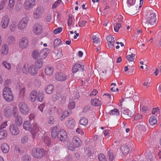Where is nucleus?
<instances>
[{
    "mask_svg": "<svg viewBox=\"0 0 161 161\" xmlns=\"http://www.w3.org/2000/svg\"><path fill=\"white\" fill-rule=\"evenodd\" d=\"M108 114L110 115H118L119 114V110L116 108H114L111 110L110 112L108 113Z\"/></svg>",
    "mask_w": 161,
    "mask_h": 161,
    "instance_id": "nucleus-44",
    "label": "nucleus"
},
{
    "mask_svg": "<svg viewBox=\"0 0 161 161\" xmlns=\"http://www.w3.org/2000/svg\"><path fill=\"white\" fill-rule=\"evenodd\" d=\"M3 66L7 69H11V64L9 63H7L6 61H3Z\"/></svg>",
    "mask_w": 161,
    "mask_h": 161,
    "instance_id": "nucleus-50",
    "label": "nucleus"
},
{
    "mask_svg": "<svg viewBox=\"0 0 161 161\" xmlns=\"http://www.w3.org/2000/svg\"><path fill=\"white\" fill-rule=\"evenodd\" d=\"M54 88V86L53 84L47 85L45 87V92L47 94H51L52 93Z\"/></svg>",
    "mask_w": 161,
    "mask_h": 161,
    "instance_id": "nucleus-23",
    "label": "nucleus"
},
{
    "mask_svg": "<svg viewBox=\"0 0 161 161\" xmlns=\"http://www.w3.org/2000/svg\"><path fill=\"white\" fill-rule=\"evenodd\" d=\"M54 122L53 117L50 116L49 119L48 123L50 124H53Z\"/></svg>",
    "mask_w": 161,
    "mask_h": 161,
    "instance_id": "nucleus-57",
    "label": "nucleus"
},
{
    "mask_svg": "<svg viewBox=\"0 0 161 161\" xmlns=\"http://www.w3.org/2000/svg\"><path fill=\"white\" fill-rule=\"evenodd\" d=\"M13 114L14 117L15 118H17L20 116L19 115L18 110L16 107H15L13 108Z\"/></svg>",
    "mask_w": 161,
    "mask_h": 161,
    "instance_id": "nucleus-37",
    "label": "nucleus"
},
{
    "mask_svg": "<svg viewBox=\"0 0 161 161\" xmlns=\"http://www.w3.org/2000/svg\"><path fill=\"white\" fill-rule=\"evenodd\" d=\"M28 19L27 17H25L21 19L18 25V27L19 29L22 30L25 28L28 22Z\"/></svg>",
    "mask_w": 161,
    "mask_h": 161,
    "instance_id": "nucleus-5",
    "label": "nucleus"
},
{
    "mask_svg": "<svg viewBox=\"0 0 161 161\" xmlns=\"http://www.w3.org/2000/svg\"><path fill=\"white\" fill-rule=\"evenodd\" d=\"M44 98V95L42 92H39L37 96V100L40 102H42L43 101Z\"/></svg>",
    "mask_w": 161,
    "mask_h": 161,
    "instance_id": "nucleus-33",
    "label": "nucleus"
},
{
    "mask_svg": "<svg viewBox=\"0 0 161 161\" xmlns=\"http://www.w3.org/2000/svg\"><path fill=\"white\" fill-rule=\"evenodd\" d=\"M21 159L23 161H31V157L30 155L25 154L22 156Z\"/></svg>",
    "mask_w": 161,
    "mask_h": 161,
    "instance_id": "nucleus-38",
    "label": "nucleus"
},
{
    "mask_svg": "<svg viewBox=\"0 0 161 161\" xmlns=\"http://www.w3.org/2000/svg\"><path fill=\"white\" fill-rule=\"evenodd\" d=\"M28 140V138L27 136H25L21 138V142L24 144L26 143Z\"/></svg>",
    "mask_w": 161,
    "mask_h": 161,
    "instance_id": "nucleus-53",
    "label": "nucleus"
},
{
    "mask_svg": "<svg viewBox=\"0 0 161 161\" xmlns=\"http://www.w3.org/2000/svg\"><path fill=\"white\" fill-rule=\"evenodd\" d=\"M72 17L70 16V15L69 16V19L68 20V25L69 26L71 25L72 22Z\"/></svg>",
    "mask_w": 161,
    "mask_h": 161,
    "instance_id": "nucleus-59",
    "label": "nucleus"
},
{
    "mask_svg": "<svg viewBox=\"0 0 161 161\" xmlns=\"http://www.w3.org/2000/svg\"><path fill=\"white\" fill-rule=\"evenodd\" d=\"M7 2V0H2L0 3V10H2L4 8Z\"/></svg>",
    "mask_w": 161,
    "mask_h": 161,
    "instance_id": "nucleus-45",
    "label": "nucleus"
},
{
    "mask_svg": "<svg viewBox=\"0 0 161 161\" xmlns=\"http://www.w3.org/2000/svg\"><path fill=\"white\" fill-rule=\"evenodd\" d=\"M19 110L21 113L24 115L28 114L30 109L27 104L24 102H20L19 104Z\"/></svg>",
    "mask_w": 161,
    "mask_h": 161,
    "instance_id": "nucleus-4",
    "label": "nucleus"
},
{
    "mask_svg": "<svg viewBox=\"0 0 161 161\" xmlns=\"http://www.w3.org/2000/svg\"><path fill=\"white\" fill-rule=\"evenodd\" d=\"M31 122L30 121H25L23 125L24 129L26 130H32V125Z\"/></svg>",
    "mask_w": 161,
    "mask_h": 161,
    "instance_id": "nucleus-21",
    "label": "nucleus"
},
{
    "mask_svg": "<svg viewBox=\"0 0 161 161\" xmlns=\"http://www.w3.org/2000/svg\"><path fill=\"white\" fill-rule=\"evenodd\" d=\"M9 130L10 133L12 135H16L19 132V128L17 125L14 124L10 125Z\"/></svg>",
    "mask_w": 161,
    "mask_h": 161,
    "instance_id": "nucleus-7",
    "label": "nucleus"
},
{
    "mask_svg": "<svg viewBox=\"0 0 161 161\" xmlns=\"http://www.w3.org/2000/svg\"><path fill=\"white\" fill-rule=\"evenodd\" d=\"M91 104L93 106H101L102 103L98 99L95 98L91 100Z\"/></svg>",
    "mask_w": 161,
    "mask_h": 161,
    "instance_id": "nucleus-26",
    "label": "nucleus"
},
{
    "mask_svg": "<svg viewBox=\"0 0 161 161\" xmlns=\"http://www.w3.org/2000/svg\"><path fill=\"white\" fill-rule=\"evenodd\" d=\"M38 70L33 65H31L28 68V71L31 75H35L38 73Z\"/></svg>",
    "mask_w": 161,
    "mask_h": 161,
    "instance_id": "nucleus-20",
    "label": "nucleus"
},
{
    "mask_svg": "<svg viewBox=\"0 0 161 161\" xmlns=\"http://www.w3.org/2000/svg\"><path fill=\"white\" fill-rule=\"evenodd\" d=\"M42 25L40 24H36L33 27V31L36 34H39L42 33Z\"/></svg>",
    "mask_w": 161,
    "mask_h": 161,
    "instance_id": "nucleus-17",
    "label": "nucleus"
},
{
    "mask_svg": "<svg viewBox=\"0 0 161 161\" xmlns=\"http://www.w3.org/2000/svg\"><path fill=\"white\" fill-rule=\"evenodd\" d=\"M86 23L87 21H82L80 23H78L79 26L80 27L84 26Z\"/></svg>",
    "mask_w": 161,
    "mask_h": 161,
    "instance_id": "nucleus-62",
    "label": "nucleus"
},
{
    "mask_svg": "<svg viewBox=\"0 0 161 161\" xmlns=\"http://www.w3.org/2000/svg\"><path fill=\"white\" fill-rule=\"evenodd\" d=\"M25 88H22L20 91V95L22 97L24 96H25Z\"/></svg>",
    "mask_w": 161,
    "mask_h": 161,
    "instance_id": "nucleus-60",
    "label": "nucleus"
},
{
    "mask_svg": "<svg viewBox=\"0 0 161 161\" xmlns=\"http://www.w3.org/2000/svg\"><path fill=\"white\" fill-rule=\"evenodd\" d=\"M37 92L36 90H34L31 93L30 95V97L31 101L33 102H35L37 98Z\"/></svg>",
    "mask_w": 161,
    "mask_h": 161,
    "instance_id": "nucleus-22",
    "label": "nucleus"
},
{
    "mask_svg": "<svg viewBox=\"0 0 161 161\" xmlns=\"http://www.w3.org/2000/svg\"><path fill=\"white\" fill-rule=\"evenodd\" d=\"M53 68L47 66L45 69V72L47 75L50 76L53 73Z\"/></svg>",
    "mask_w": 161,
    "mask_h": 161,
    "instance_id": "nucleus-30",
    "label": "nucleus"
},
{
    "mask_svg": "<svg viewBox=\"0 0 161 161\" xmlns=\"http://www.w3.org/2000/svg\"><path fill=\"white\" fill-rule=\"evenodd\" d=\"M150 124L152 125H155L157 122L156 117L154 116H152L149 120Z\"/></svg>",
    "mask_w": 161,
    "mask_h": 161,
    "instance_id": "nucleus-35",
    "label": "nucleus"
},
{
    "mask_svg": "<svg viewBox=\"0 0 161 161\" xmlns=\"http://www.w3.org/2000/svg\"><path fill=\"white\" fill-rule=\"evenodd\" d=\"M121 112V116L125 119H130L133 115L131 112L128 109H122Z\"/></svg>",
    "mask_w": 161,
    "mask_h": 161,
    "instance_id": "nucleus-6",
    "label": "nucleus"
},
{
    "mask_svg": "<svg viewBox=\"0 0 161 161\" xmlns=\"http://www.w3.org/2000/svg\"><path fill=\"white\" fill-rule=\"evenodd\" d=\"M75 107V104L74 102H70L68 105V108L69 109H73Z\"/></svg>",
    "mask_w": 161,
    "mask_h": 161,
    "instance_id": "nucleus-56",
    "label": "nucleus"
},
{
    "mask_svg": "<svg viewBox=\"0 0 161 161\" xmlns=\"http://www.w3.org/2000/svg\"><path fill=\"white\" fill-rule=\"evenodd\" d=\"M1 149L3 153H7L9 151V148L7 144L3 143L1 145Z\"/></svg>",
    "mask_w": 161,
    "mask_h": 161,
    "instance_id": "nucleus-25",
    "label": "nucleus"
},
{
    "mask_svg": "<svg viewBox=\"0 0 161 161\" xmlns=\"http://www.w3.org/2000/svg\"><path fill=\"white\" fill-rule=\"evenodd\" d=\"M43 8L41 6L38 7L34 11V17L35 19L39 18L43 12Z\"/></svg>",
    "mask_w": 161,
    "mask_h": 161,
    "instance_id": "nucleus-14",
    "label": "nucleus"
},
{
    "mask_svg": "<svg viewBox=\"0 0 161 161\" xmlns=\"http://www.w3.org/2000/svg\"><path fill=\"white\" fill-rule=\"evenodd\" d=\"M88 120L87 118L85 117H83L80 120V124L82 125L86 126L87 124Z\"/></svg>",
    "mask_w": 161,
    "mask_h": 161,
    "instance_id": "nucleus-34",
    "label": "nucleus"
},
{
    "mask_svg": "<svg viewBox=\"0 0 161 161\" xmlns=\"http://www.w3.org/2000/svg\"><path fill=\"white\" fill-rule=\"evenodd\" d=\"M4 115L8 118H9L12 115L11 110L8 108H6L3 111Z\"/></svg>",
    "mask_w": 161,
    "mask_h": 161,
    "instance_id": "nucleus-27",
    "label": "nucleus"
},
{
    "mask_svg": "<svg viewBox=\"0 0 161 161\" xmlns=\"http://www.w3.org/2000/svg\"><path fill=\"white\" fill-rule=\"evenodd\" d=\"M142 118V115L139 114H138L135 116L134 119L135 120H137L140 119Z\"/></svg>",
    "mask_w": 161,
    "mask_h": 161,
    "instance_id": "nucleus-55",
    "label": "nucleus"
},
{
    "mask_svg": "<svg viewBox=\"0 0 161 161\" xmlns=\"http://www.w3.org/2000/svg\"><path fill=\"white\" fill-rule=\"evenodd\" d=\"M42 53L44 54V58L47 56V53H44V50L42 51L39 54V52L37 50H35L32 53V57L33 58L36 59L38 58L39 56H41L42 55Z\"/></svg>",
    "mask_w": 161,
    "mask_h": 161,
    "instance_id": "nucleus-15",
    "label": "nucleus"
},
{
    "mask_svg": "<svg viewBox=\"0 0 161 161\" xmlns=\"http://www.w3.org/2000/svg\"><path fill=\"white\" fill-rule=\"evenodd\" d=\"M120 149L123 154L125 155L128 154L130 150L129 147L126 144L120 147Z\"/></svg>",
    "mask_w": 161,
    "mask_h": 161,
    "instance_id": "nucleus-19",
    "label": "nucleus"
},
{
    "mask_svg": "<svg viewBox=\"0 0 161 161\" xmlns=\"http://www.w3.org/2000/svg\"><path fill=\"white\" fill-rule=\"evenodd\" d=\"M43 65V62L41 60H38L34 65L38 70L42 68Z\"/></svg>",
    "mask_w": 161,
    "mask_h": 161,
    "instance_id": "nucleus-28",
    "label": "nucleus"
},
{
    "mask_svg": "<svg viewBox=\"0 0 161 161\" xmlns=\"http://www.w3.org/2000/svg\"><path fill=\"white\" fill-rule=\"evenodd\" d=\"M108 156L109 157V159L110 161H113L114 159V155L112 152L111 150H109L108 153Z\"/></svg>",
    "mask_w": 161,
    "mask_h": 161,
    "instance_id": "nucleus-46",
    "label": "nucleus"
},
{
    "mask_svg": "<svg viewBox=\"0 0 161 161\" xmlns=\"http://www.w3.org/2000/svg\"><path fill=\"white\" fill-rule=\"evenodd\" d=\"M73 146L75 147H79L81 144V141L77 136H74L72 140Z\"/></svg>",
    "mask_w": 161,
    "mask_h": 161,
    "instance_id": "nucleus-18",
    "label": "nucleus"
},
{
    "mask_svg": "<svg viewBox=\"0 0 161 161\" xmlns=\"http://www.w3.org/2000/svg\"><path fill=\"white\" fill-rule=\"evenodd\" d=\"M115 0H108L107 2H106V3L108 6H110V7H113L114 4L115 5V7H116L117 4H115Z\"/></svg>",
    "mask_w": 161,
    "mask_h": 161,
    "instance_id": "nucleus-41",
    "label": "nucleus"
},
{
    "mask_svg": "<svg viewBox=\"0 0 161 161\" xmlns=\"http://www.w3.org/2000/svg\"><path fill=\"white\" fill-rule=\"evenodd\" d=\"M44 154V150L42 148H34L32 150V156L36 158H41L43 156Z\"/></svg>",
    "mask_w": 161,
    "mask_h": 161,
    "instance_id": "nucleus-3",
    "label": "nucleus"
},
{
    "mask_svg": "<svg viewBox=\"0 0 161 161\" xmlns=\"http://www.w3.org/2000/svg\"><path fill=\"white\" fill-rule=\"evenodd\" d=\"M106 38L108 41H111V42H112L113 40H114V37L111 36H107L106 37Z\"/></svg>",
    "mask_w": 161,
    "mask_h": 161,
    "instance_id": "nucleus-63",
    "label": "nucleus"
},
{
    "mask_svg": "<svg viewBox=\"0 0 161 161\" xmlns=\"http://www.w3.org/2000/svg\"><path fill=\"white\" fill-rule=\"evenodd\" d=\"M55 77L57 80L62 81L66 79V76L62 73L57 72L55 74Z\"/></svg>",
    "mask_w": 161,
    "mask_h": 161,
    "instance_id": "nucleus-16",
    "label": "nucleus"
},
{
    "mask_svg": "<svg viewBox=\"0 0 161 161\" xmlns=\"http://www.w3.org/2000/svg\"><path fill=\"white\" fill-rule=\"evenodd\" d=\"M35 0H26L24 3V5L26 10H30L35 4Z\"/></svg>",
    "mask_w": 161,
    "mask_h": 161,
    "instance_id": "nucleus-8",
    "label": "nucleus"
},
{
    "mask_svg": "<svg viewBox=\"0 0 161 161\" xmlns=\"http://www.w3.org/2000/svg\"><path fill=\"white\" fill-rule=\"evenodd\" d=\"M83 71L84 70V66L79 64L76 63L74 64L72 68L73 73H75L78 71Z\"/></svg>",
    "mask_w": 161,
    "mask_h": 161,
    "instance_id": "nucleus-13",
    "label": "nucleus"
},
{
    "mask_svg": "<svg viewBox=\"0 0 161 161\" xmlns=\"http://www.w3.org/2000/svg\"><path fill=\"white\" fill-rule=\"evenodd\" d=\"M121 24L119 23H116V25L114 24L113 25L115 31L116 32H118L119 29L121 27Z\"/></svg>",
    "mask_w": 161,
    "mask_h": 161,
    "instance_id": "nucleus-47",
    "label": "nucleus"
},
{
    "mask_svg": "<svg viewBox=\"0 0 161 161\" xmlns=\"http://www.w3.org/2000/svg\"><path fill=\"white\" fill-rule=\"evenodd\" d=\"M52 129L51 132L57 133L58 131V126H54L52 128Z\"/></svg>",
    "mask_w": 161,
    "mask_h": 161,
    "instance_id": "nucleus-61",
    "label": "nucleus"
},
{
    "mask_svg": "<svg viewBox=\"0 0 161 161\" xmlns=\"http://www.w3.org/2000/svg\"><path fill=\"white\" fill-rule=\"evenodd\" d=\"M75 121L74 119L72 118L69 119V120H68L67 123L66 125L70 129H72L74 128L75 125Z\"/></svg>",
    "mask_w": 161,
    "mask_h": 161,
    "instance_id": "nucleus-24",
    "label": "nucleus"
},
{
    "mask_svg": "<svg viewBox=\"0 0 161 161\" xmlns=\"http://www.w3.org/2000/svg\"><path fill=\"white\" fill-rule=\"evenodd\" d=\"M14 4V0H9V3L7 6V9L11 11L13 8Z\"/></svg>",
    "mask_w": 161,
    "mask_h": 161,
    "instance_id": "nucleus-32",
    "label": "nucleus"
},
{
    "mask_svg": "<svg viewBox=\"0 0 161 161\" xmlns=\"http://www.w3.org/2000/svg\"><path fill=\"white\" fill-rule=\"evenodd\" d=\"M14 153L17 154V156L19 157V153H21V150L18 147H15L14 151Z\"/></svg>",
    "mask_w": 161,
    "mask_h": 161,
    "instance_id": "nucleus-51",
    "label": "nucleus"
},
{
    "mask_svg": "<svg viewBox=\"0 0 161 161\" xmlns=\"http://www.w3.org/2000/svg\"><path fill=\"white\" fill-rule=\"evenodd\" d=\"M135 54L134 53H131V55H128L126 56V58L129 61H133L134 59V57L135 56Z\"/></svg>",
    "mask_w": 161,
    "mask_h": 161,
    "instance_id": "nucleus-40",
    "label": "nucleus"
},
{
    "mask_svg": "<svg viewBox=\"0 0 161 161\" xmlns=\"http://www.w3.org/2000/svg\"><path fill=\"white\" fill-rule=\"evenodd\" d=\"M43 142L47 146L49 145L51 143L50 138L47 136H45L43 138Z\"/></svg>",
    "mask_w": 161,
    "mask_h": 161,
    "instance_id": "nucleus-42",
    "label": "nucleus"
},
{
    "mask_svg": "<svg viewBox=\"0 0 161 161\" xmlns=\"http://www.w3.org/2000/svg\"><path fill=\"white\" fill-rule=\"evenodd\" d=\"M19 47L21 49L26 48L29 45L28 40L27 38L23 37L21 39L19 42Z\"/></svg>",
    "mask_w": 161,
    "mask_h": 161,
    "instance_id": "nucleus-9",
    "label": "nucleus"
},
{
    "mask_svg": "<svg viewBox=\"0 0 161 161\" xmlns=\"http://www.w3.org/2000/svg\"><path fill=\"white\" fill-rule=\"evenodd\" d=\"M7 131L4 130H1L0 131V140L5 139L7 136Z\"/></svg>",
    "mask_w": 161,
    "mask_h": 161,
    "instance_id": "nucleus-31",
    "label": "nucleus"
},
{
    "mask_svg": "<svg viewBox=\"0 0 161 161\" xmlns=\"http://www.w3.org/2000/svg\"><path fill=\"white\" fill-rule=\"evenodd\" d=\"M92 39L93 40V42L97 45L100 44V42L99 39L97 38L95 36H93L92 37Z\"/></svg>",
    "mask_w": 161,
    "mask_h": 161,
    "instance_id": "nucleus-43",
    "label": "nucleus"
},
{
    "mask_svg": "<svg viewBox=\"0 0 161 161\" xmlns=\"http://www.w3.org/2000/svg\"><path fill=\"white\" fill-rule=\"evenodd\" d=\"M33 125V128H32V130L31 133L33 136V138L34 139L36 138V135L37 133L40 131V130L41 128L39 127L37 124L35 123Z\"/></svg>",
    "mask_w": 161,
    "mask_h": 161,
    "instance_id": "nucleus-12",
    "label": "nucleus"
},
{
    "mask_svg": "<svg viewBox=\"0 0 161 161\" xmlns=\"http://www.w3.org/2000/svg\"><path fill=\"white\" fill-rule=\"evenodd\" d=\"M3 95L4 99L8 102H11L13 100L14 96L11 89L8 87L3 89Z\"/></svg>",
    "mask_w": 161,
    "mask_h": 161,
    "instance_id": "nucleus-2",
    "label": "nucleus"
},
{
    "mask_svg": "<svg viewBox=\"0 0 161 161\" xmlns=\"http://www.w3.org/2000/svg\"><path fill=\"white\" fill-rule=\"evenodd\" d=\"M157 13L153 9L148 10L147 14V20L148 23H144V26L145 28H150L155 26L157 24Z\"/></svg>",
    "mask_w": 161,
    "mask_h": 161,
    "instance_id": "nucleus-1",
    "label": "nucleus"
},
{
    "mask_svg": "<svg viewBox=\"0 0 161 161\" xmlns=\"http://www.w3.org/2000/svg\"><path fill=\"white\" fill-rule=\"evenodd\" d=\"M62 30V28L61 27H58L54 29L53 31V32L55 34H57L60 33Z\"/></svg>",
    "mask_w": 161,
    "mask_h": 161,
    "instance_id": "nucleus-54",
    "label": "nucleus"
},
{
    "mask_svg": "<svg viewBox=\"0 0 161 161\" xmlns=\"http://www.w3.org/2000/svg\"><path fill=\"white\" fill-rule=\"evenodd\" d=\"M67 138V133L64 130L59 131L58 133V140L64 142Z\"/></svg>",
    "mask_w": 161,
    "mask_h": 161,
    "instance_id": "nucleus-10",
    "label": "nucleus"
},
{
    "mask_svg": "<svg viewBox=\"0 0 161 161\" xmlns=\"http://www.w3.org/2000/svg\"><path fill=\"white\" fill-rule=\"evenodd\" d=\"M136 0H128L127 3L130 5H135V7L137 8L138 7V5L136 3H135Z\"/></svg>",
    "mask_w": 161,
    "mask_h": 161,
    "instance_id": "nucleus-48",
    "label": "nucleus"
},
{
    "mask_svg": "<svg viewBox=\"0 0 161 161\" xmlns=\"http://www.w3.org/2000/svg\"><path fill=\"white\" fill-rule=\"evenodd\" d=\"M1 53L4 55L7 54L8 51V48L7 44L3 45L1 48Z\"/></svg>",
    "mask_w": 161,
    "mask_h": 161,
    "instance_id": "nucleus-29",
    "label": "nucleus"
},
{
    "mask_svg": "<svg viewBox=\"0 0 161 161\" xmlns=\"http://www.w3.org/2000/svg\"><path fill=\"white\" fill-rule=\"evenodd\" d=\"M62 41L60 39H56L54 42L53 46L54 48L58 46L61 44Z\"/></svg>",
    "mask_w": 161,
    "mask_h": 161,
    "instance_id": "nucleus-39",
    "label": "nucleus"
},
{
    "mask_svg": "<svg viewBox=\"0 0 161 161\" xmlns=\"http://www.w3.org/2000/svg\"><path fill=\"white\" fill-rule=\"evenodd\" d=\"M99 161H107L105 156L102 154H100L98 156Z\"/></svg>",
    "mask_w": 161,
    "mask_h": 161,
    "instance_id": "nucleus-49",
    "label": "nucleus"
},
{
    "mask_svg": "<svg viewBox=\"0 0 161 161\" xmlns=\"http://www.w3.org/2000/svg\"><path fill=\"white\" fill-rule=\"evenodd\" d=\"M90 107L88 106H86L84 107L83 109V112H86L90 110Z\"/></svg>",
    "mask_w": 161,
    "mask_h": 161,
    "instance_id": "nucleus-64",
    "label": "nucleus"
},
{
    "mask_svg": "<svg viewBox=\"0 0 161 161\" xmlns=\"http://www.w3.org/2000/svg\"><path fill=\"white\" fill-rule=\"evenodd\" d=\"M15 118V122L16 124V125L20 126L22 124V117L20 116Z\"/></svg>",
    "mask_w": 161,
    "mask_h": 161,
    "instance_id": "nucleus-36",
    "label": "nucleus"
},
{
    "mask_svg": "<svg viewBox=\"0 0 161 161\" xmlns=\"http://www.w3.org/2000/svg\"><path fill=\"white\" fill-rule=\"evenodd\" d=\"M9 18L7 15H5L3 17L1 20V26L3 28L7 27L9 23Z\"/></svg>",
    "mask_w": 161,
    "mask_h": 161,
    "instance_id": "nucleus-11",
    "label": "nucleus"
},
{
    "mask_svg": "<svg viewBox=\"0 0 161 161\" xmlns=\"http://www.w3.org/2000/svg\"><path fill=\"white\" fill-rule=\"evenodd\" d=\"M61 2V0H58L53 5L52 8L53 9L56 8Z\"/></svg>",
    "mask_w": 161,
    "mask_h": 161,
    "instance_id": "nucleus-52",
    "label": "nucleus"
},
{
    "mask_svg": "<svg viewBox=\"0 0 161 161\" xmlns=\"http://www.w3.org/2000/svg\"><path fill=\"white\" fill-rule=\"evenodd\" d=\"M11 80L10 79H7L6 80L4 83V86L5 87H7L11 84Z\"/></svg>",
    "mask_w": 161,
    "mask_h": 161,
    "instance_id": "nucleus-58",
    "label": "nucleus"
}]
</instances>
